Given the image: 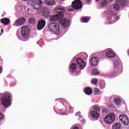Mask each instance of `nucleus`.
Returning a JSON list of instances; mask_svg holds the SVG:
<instances>
[{
    "label": "nucleus",
    "instance_id": "obj_1",
    "mask_svg": "<svg viewBox=\"0 0 129 129\" xmlns=\"http://www.w3.org/2000/svg\"><path fill=\"white\" fill-rule=\"evenodd\" d=\"M0 98L2 105L5 107L8 108L9 106H11L12 103V94L6 92L4 94H0Z\"/></svg>",
    "mask_w": 129,
    "mask_h": 129
},
{
    "label": "nucleus",
    "instance_id": "obj_2",
    "mask_svg": "<svg viewBox=\"0 0 129 129\" xmlns=\"http://www.w3.org/2000/svg\"><path fill=\"white\" fill-rule=\"evenodd\" d=\"M56 11L58 14L52 15L49 19L50 22H56L58 20H60L63 17V13L65 12L64 8H56Z\"/></svg>",
    "mask_w": 129,
    "mask_h": 129
},
{
    "label": "nucleus",
    "instance_id": "obj_3",
    "mask_svg": "<svg viewBox=\"0 0 129 129\" xmlns=\"http://www.w3.org/2000/svg\"><path fill=\"white\" fill-rule=\"evenodd\" d=\"M59 25L56 23H50L48 25V29L49 30L55 35H59L60 34V30L59 29Z\"/></svg>",
    "mask_w": 129,
    "mask_h": 129
},
{
    "label": "nucleus",
    "instance_id": "obj_4",
    "mask_svg": "<svg viewBox=\"0 0 129 129\" xmlns=\"http://www.w3.org/2000/svg\"><path fill=\"white\" fill-rule=\"evenodd\" d=\"M104 120L107 124H110L115 120V115L113 113H110L104 118Z\"/></svg>",
    "mask_w": 129,
    "mask_h": 129
},
{
    "label": "nucleus",
    "instance_id": "obj_5",
    "mask_svg": "<svg viewBox=\"0 0 129 129\" xmlns=\"http://www.w3.org/2000/svg\"><path fill=\"white\" fill-rule=\"evenodd\" d=\"M30 30L28 26H24L21 28V35L23 39H28Z\"/></svg>",
    "mask_w": 129,
    "mask_h": 129
},
{
    "label": "nucleus",
    "instance_id": "obj_6",
    "mask_svg": "<svg viewBox=\"0 0 129 129\" xmlns=\"http://www.w3.org/2000/svg\"><path fill=\"white\" fill-rule=\"evenodd\" d=\"M110 16L107 17L108 21H112V22L110 23L109 22V24H113V23H115L117 20H118V18H116V16L117 15V13L116 12L111 11L109 13Z\"/></svg>",
    "mask_w": 129,
    "mask_h": 129
},
{
    "label": "nucleus",
    "instance_id": "obj_7",
    "mask_svg": "<svg viewBox=\"0 0 129 129\" xmlns=\"http://www.w3.org/2000/svg\"><path fill=\"white\" fill-rule=\"evenodd\" d=\"M72 7L75 10H81L82 9V3L80 0H75L72 3Z\"/></svg>",
    "mask_w": 129,
    "mask_h": 129
},
{
    "label": "nucleus",
    "instance_id": "obj_8",
    "mask_svg": "<svg viewBox=\"0 0 129 129\" xmlns=\"http://www.w3.org/2000/svg\"><path fill=\"white\" fill-rule=\"evenodd\" d=\"M73 60H76L78 65L81 68L80 70H83L86 67V62H84L82 58L78 57L76 59V57H74Z\"/></svg>",
    "mask_w": 129,
    "mask_h": 129
},
{
    "label": "nucleus",
    "instance_id": "obj_9",
    "mask_svg": "<svg viewBox=\"0 0 129 129\" xmlns=\"http://www.w3.org/2000/svg\"><path fill=\"white\" fill-rule=\"evenodd\" d=\"M27 4L28 5H29V6H31L32 7H33L34 9H35L36 10H38L39 8H37L36 7V6H40V5L42 4V1L38 0L37 2L35 0H29L27 2Z\"/></svg>",
    "mask_w": 129,
    "mask_h": 129
},
{
    "label": "nucleus",
    "instance_id": "obj_10",
    "mask_svg": "<svg viewBox=\"0 0 129 129\" xmlns=\"http://www.w3.org/2000/svg\"><path fill=\"white\" fill-rule=\"evenodd\" d=\"M124 0H117L116 1V4L113 6V9L115 11H119L120 6H123L124 5Z\"/></svg>",
    "mask_w": 129,
    "mask_h": 129
},
{
    "label": "nucleus",
    "instance_id": "obj_11",
    "mask_svg": "<svg viewBox=\"0 0 129 129\" xmlns=\"http://www.w3.org/2000/svg\"><path fill=\"white\" fill-rule=\"evenodd\" d=\"M26 23V18L24 17H21L15 21V25L17 27H20V26H23Z\"/></svg>",
    "mask_w": 129,
    "mask_h": 129
},
{
    "label": "nucleus",
    "instance_id": "obj_12",
    "mask_svg": "<svg viewBox=\"0 0 129 129\" xmlns=\"http://www.w3.org/2000/svg\"><path fill=\"white\" fill-rule=\"evenodd\" d=\"M119 119L124 125H127L128 124V118L125 115H120Z\"/></svg>",
    "mask_w": 129,
    "mask_h": 129
},
{
    "label": "nucleus",
    "instance_id": "obj_13",
    "mask_svg": "<svg viewBox=\"0 0 129 129\" xmlns=\"http://www.w3.org/2000/svg\"><path fill=\"white\" fill-rule=\"evenodd\" d=\"M45 26H46V21L44 20H39L37 25V30L39 31L42 30L45 27Z\"/></svg>",
    "mask_w": 129,
    "mask_h": 129
},
{
    "label": "nucleus",
    "instance_id": "obj_14",
    "mask_svg": "<svg viewBox=\"0 0 129 129\" xmlns=\"http://www.w3.org/2000/svg\"><path fill=\"white\" fill-rule=\"evenodd\" d=\"M60 23L62 29H67V27L69 26V20L67 19H63L60 20Z\"/></svg>",
    "mask_w": 129,
    "mask_h": 129
},
{
    "label": "nucleus",
    "instance_id": "obj_15",
    "mask_svg": "<svg viewBox=\"0 0 129 129\" xmlns=\"http://www.w3.org/2000/svg\"><path fill=\"white\" fill-rule=\"evenodd\" d=\"M84 92L85 94H87V95H91L93 91H92V89L91 88L86 87L84 89Z\"/></svg>",
    "mask_w": 129,
    "mask_h": 129
},
{
    "label": "nucleus",
    "instance_id": "obj_16",
    "mask_svg": "<svg viewBox=\"0 0 129 129\" xmlns=\"http://www.w3.org/2000/svg\"><path fill=\"white\" fill-rule=\"evenodd\" d=\"M98 60L97 57H93L91 60V65L92 66H96L98 64Z\"/></svg>",
    "mask_w": 129,
    "mask_h": 129
},
{
    "label": "nucleus",
    "instance_id": "obj_17",
    "mask_svg": "<svg viewBox=\"0 0 129 129\" xmlns=\"http://www.w3.org/2000/svg\"><path fill=\"white\" fill-rule=\"evenodd\" d=\"M77 69V64L76 63H73L70 66V70L71 72H75Z\"/></svg>",
    "mask_w": 129,
    "mask_h": 129
},
{
    "label": "nucleus",
    "instance_id": "obj_18",
    "mask_svg": "<svg viewBox=\"0 0 129 129\" xmlns=\"http://www.w3.org/2000/svg\"><path fill=\"white\" fill-rule=\"evenodd\" d=\"M1 23L5 26H9L10 23H11V20L9 18H3L1 19Z\"/></svg>",
    "mask_w": 129,
    "mask_h": 129
},
{
    "label": "nucleus",
    "instance_id": "obj_19",
    "mask_svg": "<svg viewBox=\"0 0 129 129\" xmlns=\"http://www.w3.org/2000/svg\"><path fill=\"white\" fill-rule=\"evenodd\" d=\"M91 115H92L93 118H95V119H98L99 116L100 115L98 112H97L95 111H92L91 112Z\"/></svg>",
    "mask_w": 129,
    "mask_h": 129
},
{
    "label": "nucleus",
    "instance_id": "obj_20",
    "mask_svg": "<svg viewBox=\"0 0 129 129\" xmlns=\"http://www.w3.org/2000/svg\"><path fill=\"white\" fill-rule=\"evenodd\" d=\"M106 56L107 57H108L109 58H113V57H114L115 56V54H114L113 52L111 51H108L106 53Z\"/></svg>",
    "mask_w": 129,
    "mask_h": 129
},
{
    "label": "nucleus",
    "instance_id": "obj_21",
    "mask_svg": "<svg viewBox=\"0 0 129 129\" xmlns=\"http://www.w3.org/2000/svg\"><path fill=\"white\" fill-rule=\"evenodd\" d=\"M45 3L47 6H53L55 4V0H45Z\"/></svg>",
    "mask_w": 129,
    "mask_h": 129
},
{
    "label": "nucleus",
    "instance_id": "obj_22",
    "mask_svg": "<svg viewBox=\"0 0 129 129\" xmlns=\"http://www.w3.org/2000/svg\"><path fill=\"white\" fill-rule=\"evenodd\" d=\"M94 91V94L95 95H100L101 94V92L100 91V90L97 88H95L93 89Z\"/></svg>",
    "mask_w": 129,
    "mask_h": 129
},
{
    "label": "nucleus",
    "instance_id": "obj_23",
    "mask_svg": "<svg viewBox=\"0 0 129 129\" xmlns=\"http://www.w3.org/2000/svg\"><path fill=\"white\" fill-rule=\"evenodd\" d=\"M121 125L119 123H115L112 127V129H120Z\"/></svg>",
    "mask_w": 129,
    "mask_h": 129
},
{
    "label": "nucleus",
    "instance_id": "obj_24",
    "mask_svg": "<svg viewBox=\"0 0 129 129\" xmlns=\"http://www.w3.org/2000/svg\"><path fill=\"white\" fill-rule=\"evenodd\" d=\"M114 102L115 103L116 105H119L121 103V101L120 100V99L117 98L114 99Z\"/></svg>",
    "mask_w": 129,
    "mask_h": 129
},
{
    "label": "nucleus",
    "instance_id": "obj_25",
    "mask_svg": "<svg viewBox=\"0 0 129 129\" xmlns=\"http://www.w3.org/2000/svg\"><path fill=\"white\" fill-rule=\"evenodd\" d=\"M43 16L45 18H49L51 16V14L49 11H46L43 13Z\"/></svg>",
    "mask_w": 129,
    "mask_h": 129
},
{
    "label": "nucleus",
    "instance_id": "obj_26",
    "mask_svg": "<svg viewBox=\"0 0 129 129\" xmlns=\"http://www.w3.org/2000/svg\"><path fill=\"white\" fill-rule=\"evenodd\" d=\"M100 72L99 71H98L97 69H94L92 71V74L93 75H97L98 74H99Z\"/></svg>",
    "mask_w": 129,
    "mask_h": 129
},
{
    "label": "nucleus",
    "instance_id": "obj_27",
    "mask_svg": "<svg viewBox=\"0 0 129 129\" xmlns=\"http://www.w3.org/2000/svg\"><path fill=\"white\" fill-rule=\"evenodd\" d=\"M81 21L82 23H88L89 22V19L87 17H83L81 19Z\"/></svg>",
    "mask_w": 129,
    "mask_h": 129
},
{
    "label": "nucleus",
    "instance_id": "obj_28",
    "mask_svg": "<svg viewBox=\"0 0 129 129\" xmlns=\"http://www.w3.org/2000/svg\"><path fill=\"white\" fill-rule=\"evenodd\" d=\"M28 22L30 24H36V19L34 18H31L29 19Z\"/></svg>",
    "mask_w": 129,
    "mask_h": 129
},
{
    "label": "nucleus",
    "instance_id": "obj_29",
    "mask_svg": "<svg viewBox=\"0 0 129 129\" xmlns=\"http://www.w3.org/2000/svg\"><path fill=\"white\" fill-rule=\"evenodd\" d=\"M93 109L96 111H100V107L99 106H94L93 107Z\"/></svg>",
    "mask_w": 129,
    "mask_h": 129
},
{
    "label": "nucleus",
    "instance_id": "obj_30",
    "mask_svg": "<svg viewBox=\"0 0 129 129\" xmlns=\"http://www.w3.org/2000/svg\"><path fill=\"white\" fill-rule=\"evenodd\" d=\"M97 79H93L91 80V83L92 84H94V85H96V84H97Z\"/></svg>",
    "mask_w": 129,
    "mask_h": 129
},
{
    "label": "nucleus",
    "instance_id": "obj_31",
    "mask_svg": "<svg viewBox=\"0 0 129 129\" xmlns=\"http://www.w3.org/2000/svg\"><path fill=\"white\" fill-rule=\"evenodd\" d=\"M101 4V7H105V6H106L107 2L105 1V0ZM113 0H110V2H113Z\"/></svg>",
    "mask_w": 129,
    "mask_h": 129
},
{
    "label": "nucleus",
    "instance_id": "obj_32",
    "mask_svg": "<svg viewBox=\"0 0 129 129\" xmlns=\"http://www.w3.org/2000/svg\"><path fill=\"white\" fill-rule=\"evenodd\" d=\"M117 67H118V61L116 60L114 62V68L116 69L117 68Z\"/></svg>",
    "mask_w": 129,
    "mask_h": 129
},
{
    "label": "nucleus",
    "instance_id": "obj_33",
    "mask_svg": "<svg viewBox=\"0 0 129 129\" xmlns=\"http://www.w3.org/2000/svg\"><path fill=\"white\" fill-rule=\"evenodd\" d=\"M4 114H3V113H0V121L1 120H2V119H4Z\"/></svg>",
    "mask_w": 129,
    "mask_h": 129
},
{
    "label": "nucleus",
    "instance_id": "obj_34",
    "mask_svg": "<svg viewBox=\"0 0 129 129\" xmlns=\"http://www.w3.org/2000/svg\"><path fill=\"white\" fill-rule=\"evenodd\" d=\"M70 107V110L71 112H73V107H72L71 106H69Z\"/></svg>",
    "mask_w": 129,
    "mask_h": 129
},
{
    "label": "nucleus",
    "instance_id": "obj_35",
    "mask_svg": "<svg viewBox=\"0 0 129 129\" xmlns=\"http://www.w3.org/2000/svg\"><path fill=\"white\" fill-rule=\"evenodd\" d=\"M3 73V67L0 66V74H2Z\"/></svg>",
    "mask_w": 129,
    "mask_h": 129
},
{
    "label": "nucleus",
    "instance_id": "obj_36",
    "mask_svg": "<svg viewBox=\"0 0 129 129\" xmlns=\"http://www.w3.org/2000/svg\"><path fill=\"white\" fill-rule=\"evenodd\" d=\"M87 4H90L91 0H85Z\"/></svg>",
    "mask_w": 129,
    "mask_h": 129
},
{
    "label": "nucleus",
    "instance_id": "obj_37",
    "mask_svg": "<svg viewBox=\"0 0 129 129\" xmlns=\"http://www.w3.org/2000/svg\"><path fill=\"white\" fill-rule=\"evenodd\" d=\"M73 129H79V127L77 126H75L74 128H73Z\"/></svg>",
    "mask_w": 129,
    "mask_h": 129
},
{
    "label": "nucleus",
    "instance_id": "obj_38",
    "mask_svg": "<svg viewBox=\"0 0 129 129\" xmlns=\"http://www.w3.org/2000/svg\"><path fill=\"white\" fill-rule=\"evenodd\" d=\"M1 33L2 34H4V29H1Z\"/></svg>",
    "mask_w": 129,
    "mask_h": 129
},
{
    "label": "nucleus",
    "instance_id": "obj_39",
    "mask_svg": "<svg viewBox=\"0 0 129 129\" xmlns=\"http://www.w3.org/2000/svg\"><path fill=\"white\" fill-rule=\"evenodd\" d=\"M68 11L69 12H73V10H71V9H69Z\"/></svg>",
    "mask_w": 129,
    "mask_h": 129
},
{
    "label": "nucleus",
    "instance_id": "obj_40",
    "mask_svg": "<svg viewBox=\"0 0 129 129\" xmlns=\"http://www.w3.org/2000/svg\"><path fill=\"white\" fill-rule=\"evenodd\" d=\"M98 1H99V0H96V2H98Z\"/></svg>",
    "mask_w": 129,
    "mask_h": 129
},
{
    "label": "nucleus",
    "instance_id": "obj_41",
    "mask_svg": "<svg viewBox=\"0 0 129 129\" xmlns=\"http://www.w3.org/2000/svg\"><path fill=\"white\" fill-rule=\"evenodd\" d=\"M23 1H28V0H23Z\"/></svg>",
    "mask_w": 129,
    "mask_h": 129
},
{
    "label": "nucleus",
    "instance_id": "obj_42",
    "mask_svg": "<svg viewBox=\"0 0 129 129\" xmlns=\"http://www.w3.org/2000/svg\"><path fill=\"white\" fill-rule=\"evenodd\" d=\"M0 35H2V34L0 33Z\"/></svg>",
    "mask_w": 129,
    "mask_h": 129
},
{
    "label": "nucleus",
    "instance_id": "obj_43",
    "mask_svg": "<svg viewBox=\"0 0 129 129\" xmlns=\"http://www.w3.org/2000/svg\"><path fill=\"white\" fill-rule=\"evenodd\" d=\"M0 60H1V57H0Z\"/></svg>",
    "mask_w": 129,
    "mask_h": 129
}]
</instances>
